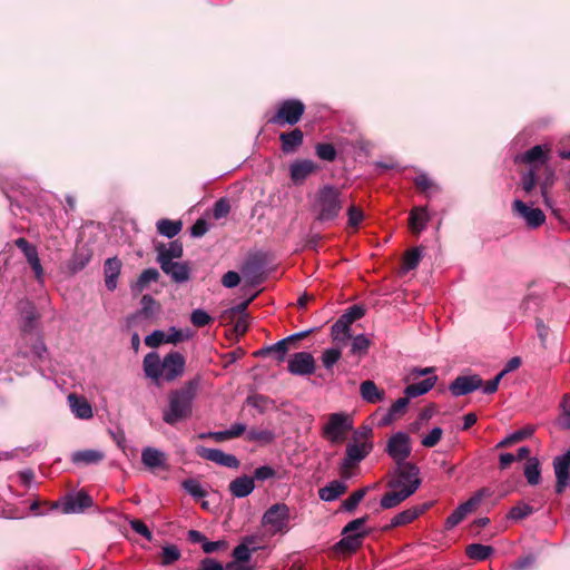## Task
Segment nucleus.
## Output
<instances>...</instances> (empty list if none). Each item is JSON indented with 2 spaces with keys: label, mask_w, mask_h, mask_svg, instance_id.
<instances>
[{
  "label": "nucleus",
  "mask_w": 570,
  "mask_h": 570,
  "mask_svg": "<svg viewBox=\"0 0 570 570\" xmlns=\"http://www.w3.org/2000/svg\"><path fill=\"white\" fill-rule=\"evenodd\" d=\"M562 411L560 425L562 429L570 430V394H564L560 403Z\"/></svg>",
  "instance_id": "nucleus-57"
},
{
  "label": "nucleus",
  "mask_w": 570,
  "mask_h": 570,
  "mask_svg": "<svg viewBox=\"0 0 570 570\" xmlns=\"http://www.w3.org/2000/svg\"><path fill=\"white\" fill-rule=\"evenodd\" d=\"M370 345L371 341L364 334L356 335L352 338L351 353L358 356L365 355Z\"/></svg>",
  "instance_id": "nucleus-45"
},
{
  "label": "nucleus",
  "mask_w": 570,
  "mask_h": 570,
  "mask_svg": "<svg viewBox=\"0 0 570 570\" xmlns=\"http://www.w3.org/2000/svg\"><path fill=\"white\" fill-rule=\"evenodd\" d=\"M200 379L186 381L179 389L168 393V405L163 411V420L169 425L189 419L193 414V404L197 397Z\"/></svg>",
  "instance_id": "nucleus-2"
},
{
  "label": "nucleus",
  "mask_w": 570,
  "mask_h": 570,
  "mask_svg": "<svg viewBox=\"0 0 570 570\" xmlns=\"http://www.w3.org/2000/svg\"><path fill=\"white\" fill-rule=\"evenodd\" d=\"M550 153L549 145H537L525 153L518 155L515 161L530 165L531 168L537 170L538 165H546L548 161V154Z\"/></svg>",
  "instance_id": "nucleus-18"
},
{
  "label": "nucleus",
  "mask_w": 570,
  "mask_h": 570,
  "mask_svg": "<svg viewBox=\"0 0 570 570\" xmlns=\"http://www.w3.org/2000/svg\"><path fill=\"white\" fill-rule=\"evenodd\" d=\"M276 475V471L269 465H263L254 471V480L266 481Z\"/></svg>",
  "instance_id": "nucleus-63"
},
{
  "label": "nucleus",
  "mask_w": 570,
  "mask_h": 570,
  "mask_svg": "<svg viewBox=\"0 0 570 570\" xmlns=\"http://www.w3.org/2000/svg\"><path fill=\"white\" fill-rule=\"evenodd\" d=\"M570 449L562 455L554 458L553 469L556 474V491L562 493L569 480Z\"/></svg>",
  "instance_id": "nucleus-17"
},
{
  "label": "nucleus",
  "mask_w": 570,
  "mask_h": 570,
  "mask_svg": "<svg viewBox=\"0 0 570 570\" xmlns=\"http://www.w3.org/2000/svg\"><path fill=\"white\" fill-rule=\"evenodd\" d=\"M183 224L180 220L160 219L157 222V230L160 235L173 238L181 230Z\"/></svg>",
  "instance_id": "nucleus-38"
},
{
  "label": "nucleus",
  "mask_w": 570,
  "mask_h": 570,
  "mask_svg": "<svg viewBox=\"0 0 570 570\" xmlns=\"http://www.w3.org/2000/svg\"><path fill=\"white\" fill-rule=\"evenodd\" d=\"M347 487L341 481H332L326 487L320 489L318 495L323 501L331 502L345 493Z\"/></svg>",
  "instance_id": "nucleus-31"
},
{
  "label": "nucleus",
  "mask_w": 570,
  "mask_h": 570,
  "mask_svg": "<svg viewBox=\"0 0 570 570\" xmlns=\"http://www.w3.org/2000/svg\"><path fill=\"white\" fill-rule=\"evenodd\" d=\"M537 184H538L537 170H534V168H530L527 173H524L522 175L521 185H522V189L527 194H530L534 189Z\"/></svg>",
  "instance_id": "nucleus-54"
},
{
  "label": "nucleus",
  "mask_w": 570,
  "mask_h": 570,
  "mask_svg": "<svg viewBox=\"0 0 570 570\" xmlns=\"http://www.w3.org/2000/svg\"><path fill=\"white\" fill-rule=\"evenodd\" d=\"M159 277V273L156 268H147L142 271L136 283L131 285L134 294H139L148 287L151 282H156Z\"/></svg>",
  "instance_id": "nucleus-34"
},
{
  "label": "nucleus",
  "mask_w": 570,
  "mask_h": 570,
  "mask_svg": "<svg viewBox=\"0 0 570 570\" xmlns=\"http://www.w3.org/2000/svg\"><path fill=\"white\" fill-rule=\"evenodd\" d=\"M315 153L320 159L326 161H333L337 156L335 147L332 144L326 142L317 144Z\"/></svg>",
  "instance_id": "nucleus-50"
},
{
  "label": "nucleus",
  "mask_w": 570,
  "mask_h": 570,
  "mask_svg": "<svg viewBox=\"0 0 570 570\" xmlns=\"http://www.w3.org/2000/svg\"><path fill=\"white\" fill-rule=\"evenodd\" d=\"M419 473L417 466L412 463L397 465V470L389 482V487L402 491H412L413 494L421 484Z\"/></svg>",
  "instance_id": "nucleus-8"
},
{
  "label": "nucleus",
  "mask_w": 570,
  "mask_h": 570,
  "mask_svg": "<svg viewBox=\"0 0 570 570\" xmlns=\"http://www.w3.org/2000/svg\"><path fill=\"white\" fill-rule=\"evenodd\" d=\"M347 224L352 228H357L364 218V214L361 208L352 205L347 209Z\"/></svg>",
  "instance_id": "nucleus-59"
},
{
  "label": "nucleus",
  "mask_w": 570,
  "mask_h": 570,
  "mask_svg": "<svg viewBox=\"0 0 570 570\" xmlns=\"http://www.w3.org/2000/svg\"><path fill=\"white\" fill-rule=\"evenodd\" d=\"M190 337V331H183L177 330L176 327H170L168 333L166 334V343L177 344L179 342L189 340Z\"/></svg>",
  "instance_id": "nucleus-53"
},
{
  "label": "nucleus",
  "mask_w": 570,
  "mask_h": 570,
  "mask_svg": "<svg viewBox=\"0 0 570 570\" xmlns=\"http://www.w3.org/2000/svg\"><path fill=\"white\" fill-rule=\"evenodd\" d=\"M180 557L181 552L176 544H166L161 548L159 553V563L164 567H168L178 561Z\"/></svg>",
  "instance_id": "nucleus-39"
},
{
  "label": "nucleus",
  "mask_w": 570,
  "mask_h": 570,
  "mask_svg": "<svg viewBox=\"0 0 570 570\" xmlns=\"http://www.w3.org/2000/svg\"><path fill=\"white\" fill-rule=\"evenodd\" d=\"M288 371L294 375H311L315 372V360L311 353H295L288 361Z\"/></svg>",
  "instance_id": "nucleus-15"
},
{
  "label": "nucleus",
  "mask_w": 570,
  "mask_h": 570,
  "mask_svg": "<svg viewBox=\"0 0 570 570\" xmlns=\"http://www.w3.org/2000/svg\"><path fill=\"white\" fill-rule=\"evenodd\" d=\"M524 475L527 478V481L531 485H535L540 481V464L537 458H531L528 460L525 468H524Z\"/></svg>",
  "instance_id": "nucleus-41"
},
{
  "label": "nucleus",
  "mask_w": 570,
  "mask_h": 570,
  "mask_svg": "<svg viewBox=\"0 0 570 570\" xmlns=\"http://www.w3.org/2000/svg\"><path fill=\"white\" fill-rule=\"evenodd\" d=\"M554 183V171L550 167H546V178L540 183V190L546 205L550 206L549 189Z\"/></svg>",
  "instance_id": "nucleus-48"
},
{
  "label": "nucleus",
  "mask_w": 570,
  "mask_h": 570,
  "mask_svg": "<svg viewBox=\"0 0 570 570\" xmlns=\"http://www.w3.org/2000/svg\"><path fill=\"white\" fill-rule=\"evenodd\" d=\"M443 430L439 426L433 428L421 440V444L424 448L435 446L442 439Z\"/></svg>",
  "instance_id": "nucleus-52"
},
{
  "label": "nucleus",
  "mask_w": 570,
  "mask_h": 570,
  "mask_svg": "<svg viewBox=\"0 0 570 570\" xmlns=\"http://www.w3.org/2000/svg\"><path fill=\"white\" fill-rule=\"evenodd\" d=\"M121 271V262L117 257L108 258L105 262V284L109 291H115L117 287V279Z\"/></svg>",
  "instance_id": "nucleus-26"
},
{
  "label": "nucleus",
  "mask_w": 570,
  "mask_h": 570,
  "mask_svg": "<svg viewBox=\"0 0 570 570\" xmlns=\"http://www.w3.org/2000/svg\"><path fill=\"white\" fill-rule=\"evenodd\" d=\"M341 347H342V346H338V345H337V347L326 348V350L322 353L321 361H322V363H323V366H324L326 370H332V367H333V366L337 363V361L341 358V356H342Z\"/></svg>",
  "instance_id": "nucleus-46"
},
{
  "label": "nucleus",
  "mask_w": 570,
  "mask_h": 570,
  "mask_svg": "<svg viewBox=\"0 0 570 570\" xmlns=\"http://www.w3.org/2000/svg\"><path fill=\"white\" fill-rule=\"evenodd\" d=\"M368 488H362L356 491H354L347 499H345L342 503V508L345 511H353L358 503L363 500L367 492Z\"/></svg>",
  "instance_id": "nucleus-49"
},
{
  "label": "nucleus",
  "mask_w": 570,
  "mask_h": 570,
  "mask_svg": "<svg viewBox=\"0 0 570 570\" xmlns=\"http://www.w3.org/2000/svg\"><path fill=\"white\" fill-rule=\"evenodd\" d=\"M352 429L353 421L350 415L342 412L332 413L323 428V436L332 443H340Z\"/></svg>",
  "instance_id": "nucleus-6"
},
{
  "label": "nucleus",
  "mask_w": 570,
  "mask_h": 570,
  "mask_svg": "<svg viewBox=\"0 0 570 570\" xmlns=\"http://www.w3.org/2000/svg\"><path fill=\"white\" fill-rule=\"evenodd\" d=\"M365 315V309L361 305H352L341 316L351 325Z\"/></svg>",
  "instance_id": "nucleus-58"
},
{
  "label": "nucleus",
  "mask_w": 570,
  "mask_h": 570,
  "mask_svg": "<svg viewBox=\"0 0 570 570\" xmlns=\"http://www.w3.org/2000/svg\"><path fill=\"white\" fill-rule=\"evenodd\" d=\"M482 386V379L478 374L458 376L449 386L455 397L470 394Z\"/></svg>",
  "instance_id": "nucleus-13"
},
{
  "label": "nucleus",
  "mask_w": 570,
  "mask_h": 570,
  "mask_svg": "<svg viewBox=\"0 0 570 570\" xmlns=\"http://www.w3.org/2000/svg\"><path fill=\"white\" fill-rule=\"evenodd\" d=\"M438 376L431 375L421 382L410 384L405 387L404 394L410 397H417L428 393L436 383Z\"/></svg>",
  "instance_id": "nucleus-29"
},
{
  "label": "nucleus",
  "mask_w": 570,
  "mask_h": 570,
  "mask_svg": "<svg viewBox=\"0 0 570 570\" xmlns=\"http://www.w3.org/2000/svg\"><path fill=\"white\" fill-rule=\"evenodd\" d=\"M424 510L425 507L406 509L392 518L391 527L405 525L415 520Z\"/></svg>",
  "instance_id": "nucleus-35"
},
{
  "label": "nucleus",
  "mask_w": 570,
  "mask_h": 570,
  "mask_svg": "<svg viewBox=\"0 0 570 570\" xmlns=\"http://www.w3.org/2000/svg\"><path fill=\"white\" fill-rule=\"evenodd\" d=\"M493 549L490 546H484L481 543H472L466 547V554L470 559L483 561L488 559Z\"/></svg>",
  "instance_id": "nucleus-40"
},
{
  "label": "nucleus",
  "mask_w": 570,
  "mask_h": 570,
  "mask_svg": "<svg viewBox=\"0 0 570 570\" xmlns=\"http://www.w3.org/2000/svg\"><path fill=\"white\" fill-rule=\"evenodd\" d=\"M533 508L527 503H519L509 512V518L513 520H522L533 513Z\"/></svg>",
  "instance_id": "nucleus-55"
},
{
  "label": "nucleus",
  "mask_w": 570,
  "mask_h": 570,
  "mask_svg": "<svg viewBox=\"0 0 570 570\" xmlns=\"http://www.w3.org/2000/svg\"><path fill=\"white\" fill-rule=\"evenodd\" d=\"M305 110L302 101L296 99H288L281 104L276 115L271 119V122L277 125H295L297 124Z\"/></svg>",
  "instance_id": "nucleus-10"
},
{
  "label": "nucleus",
  "mask_w": 570,
  "mask_h": 570,
  "mask_svg": "<svg viewBox=\"0 0 570 570\" xmlns=\"http://www.w3.org/2000/svg\"><path fill=\"white\" fill-rule=\"evenodd\" d=\"M368 517L357 518L350 521L342 530L343 538L336 543L341 551L355 552L363 543L365 537L371 532L365 527Z\"/></svg>",
  "instance_id": "nucleus-5"
},
{
  "label": "nucleus",
  "mask_w": 570,
  "mask_h": 570,
  "mask_svg": "<svg viewBox=\"0 0 570 570\" xmlns=\"http://www.w3.org/2000/svg\"><path fill=\"white\" fill-rule=\"evenodd\" d=\"M414 184L421 191L425 193L428 197L431 196L430 193L432 191H440V187L424 173L419 174L414 178Z\"/></svg>",
  "instance_id": "nucleus-43"
},
{
  "label": "nucleus",
  "mask_w": 570,
  "mask_h": 570,
  "mask_svg": "<svg viewBox=\"0 0 570 570\" xmlns=\"http://www.w3.org/2000/svg\"><path fill=\"white\" fill-rule=\"evenodd\" d=\"M485 495V490L482 489L474 493L468 501L460 504L448 518L445 521L446 529H453L460 522L464 520V518L475 510V508L480 504L482 498Z\"/></svg>",
  "instance_id": "nucleus-11"
},
{
  "label": "nucleus",
  "mask_w": 570,
  "mask_h": 570,
  "mask_svg": "<svg viewBox=\"0 0 570 570\" xmlns=\"http://www.w3.org/2000/svg\"><path fill=\"white\" fill-rule=\"evenodd\" d=\"M198 570H224V567L213 558H205L199 562Z\"/></svg>",
  "instance_id": "nucleus-64"
},
{
  "label": "nucleus",
  "mask_w": 570,
  "mask_h": 570,
  "mask_svg": "<svg viewBox=\"0 0 570 570\" xmlns=\"http://www.w3.org/2000/svg\"><path fill=\"white\" fill-rule=\"evenodd\" d=\"M246 439L252 442L268 444L275 440V434L267 429H250L246 434Z\"/></svg>",
  "instance_id": "nucleus-44"
},
{
  "label": "nucleus",
  "mask_w": 570,
  "mask_h": 570,
  "mask_svg": "<svg viewBox=\"0 0 570 570\" xmlns=\"http://www.w3.org/2000/svg\"><path fill=\"white\" fill-rule=\"evenodd\" d=\"M92 505L91 498L85 492H78L76 495L68 497L61 504L63 513L81 512L83 509Z\"/></svg>",
  "instance_id": "nucleus-22"
},
{
  "label": "nucleus",
  "mask_w": 570,
  "mask_h": 570,
  "mask_svg": "<svg viewBox=\"0 0 570 570\" xmlns=\"http://www.w3.org/2000/svg\"><path fill=\"white\" fill-rule=\"evenodd\" d=\"M512 209L514 214L524 219L530 228H537L546 222V215L541 209L529 207L520 199L512 203Z\"/></svg>",
  "instance_id": "nucleus-12"
},
{
  "label": "nucleus",
  "mask_w": 570,
  "mask_h": 570,
  "mask_svg": "<svg viewBox=\"0 0 570 570\" xmlns=\"http://www.w3.org/2000/svg\"><path fill=\"white\" fill-rule=\"evenodd\" d=\"M105 458L104 452L99 450H83V451H77L72 454V462L73 463H81V464H96L100 461H102Z\"/></svg>",
  "instance_id": "nucleus-33"
},
{
  "label": "nucleus",
  "mask_w": 570,
  "mask_h": 570,
  "mask_svg": "<svg viewBox=\"0 0 570 570\" xmlns=\"http://www.w3.org/2000/svg\"><path fill=\"white\" fill-rule=\"evenodd\" d=\"M317 169L318 166L313 160H296L289 166L291 179L295 185L303 184L305 179Z\"/></svg>",
  "instance_id": "nucleus-20"
},
{
  "label": "nucleus",
  "mask_w": 570,
  "mask_h": 570,
  "mask_svg": "<svg viewBox=\"0 0 570 570\" xmlns=\"http://www.w3.org/2000/svg\"><path fill=\"white\" fill-rule=\"evenodd\" d=\"M68 403L71 412L76 417L81 420H88L92 417V407L83 396L71 393L68 395Z\"/></svg>",
  "instance_id": "nucleus-23"
},
{
  "label": "nucleus",
  "mask_w": 570,
  "mask_h": 570,
  "mask_svg": "<svg viewBox=\"0 0 570 570\" xmlns=\"http://www.w3.org/2000/svg\"><path fill=\"white\" fill-rule=\"evenodd\" d=\"M183 256V245L174 240L169 243L168 247H164L158 252V263L160 262H174V258H179Z\"/></svg>",
  "instance_id": "nucleus-37"
},
{
  "label": "nucleus",
  "mask_w": 570,
  "mask_h": 570,
  "mask_svg": "<svg viewBox=\"0 0 570 570\" xmlns=\"http://www.w3.org/2000/svg\"><path fill=\"white\" fill-rule=\"evenodd\" d=\"M159 265L175 283H186L190 278V267L185 262H160Z\"/></svg>",
  "instance_id": "nucleus-19"
},
{
  "label": "nucleus",
  "mask_w": 570,
  "mask_h": 570,
  "mask_svg": "<svg viewBox=\"0 0 570 570\" xmlns=\"http://www.w3.org/2000/svg\"><path fill=\"white\" fill-rule=\"evenodd\" d=\"M212 320L210 315L202 308L194 309L190 315V322L196 327H204L208 325Z\"/></svg>",
  "instance_id": "nucleus-56"
},
{
  "label": "nucleus",
  "mask_w": 570,
  "mask_h": 570,
  "mask_svg": "<svg viewBox=\"0 0 570 570\" xmlns=\"http://www.w3.org/2000/svg\"><path fill=\"white\" fill-rule=\"evenodd\" d=\"M196 453L200 458L215 462L222 466H227L232 469H237L239 466V460L235 455L227 454L218 449H208L199 445L196 448Z\"/></svg>",
  "instance_id": "nucleus-14"
},
{
  "label": "nucleus",
  "mask_w": 570,
  "mask_h": 570,
  "mask_svg": "<svg viewBox=\"0 0 570 570\" xmlns=\"http://www.w3.org/2000/svg\"><path fill=\"white\" fill-rule=\"evenodd\" d=\"M351 326L342 316L332 325L331 337L336 345L344 346L352 338Z\"/></svg>",
  "instance_id": "nucleus-25"
},
{
  "label": "nucleus",
  "mask_w": 570,
  "mask_h": 570,
  "mask_svg": "<svg viewBox=\"0 0 570 570\" xmlns=\"http://www.w3.org/2000/svg\"><path fill=\"white\" fill-rule=\"evenodd\" d=\"M303 138L304 135L298 128L289 132H282L279 136L282 141V150L285 154L294 153L303 144Z\"/></svg>",
  "instance_id": "nucleus-28"
},
{
  "label": "nucleus",
  "mask_w": 570,
  "mask_h": 570,
  "mask_svg": "<svg viewBox=\"0 0 570 570\" xmlns=\"http://www.w3.org/2000/svg\"><path fill=\"white\" fill-rule=\"evenodd\" d=\"M360 394L365 402L371 403V404H376V403L382 402L385 396L384 391L380 390L376 386V384L371 380H366L361 383Z\"/></svg>",
  "instance_id": "nucleus-27"
},
{
  "label": "nucleus",
  "mask_w": 570,
  "mask_h": 570,
  "mask_svg": "<svg viewBox=\"0 0 570 570\" xmlns=\"http://www.w3.org/2000/svg\"><path fill=\"white\" fill-rule=\"evenodd\" d=\"M314 207L317 212V220L335 219L342 210L341 191L330 185L322 187L316 195Z\"/></svg>",
  "instance_id": "nucleus-4"
},
{
  "label": "nucleus",
  "mask_w": 570,
  "mask_h": 570,
  "mask_svg": "<svg viewBox=\"0 0 570 570\" xmlns=\"http://www.w3.org/2000/svg\"><path fill=\"white\" fill-rule=\"evenodd\" d=\"M183 488L194 498L200 499L206 497L207 492L203 489L197 480L188 479L183 482Z\"/></svg>",
  "instance_id": "nucleus-51"
},
{
  "label": "nucleus",
  "mask_w": 570,
  "mask_h": 570,
  "mask_svg": "<svg viewBox=\"0 0 570 570\" xmlns=\"http://www.w3.org/2000/svg\"><path fill=\"white\" fill-rule=\"evenodd\" d=\"M142 463L150 469L161 466L164 464V453L155 448H145L141 452Z\"/></svg>",
  "instance_id": "nucleus-36"
},
{
  "label": "nucleus",
  "mask_w": 570,
  "mask_h": 570,
  "mask_svg": "<svg viewBox=\"0 0 570 570\" xmlns=\"http://www.w3.org/2000/svg\"><path fill=\"white\" fill-rule=\"evenodd\" d=\"M289 508L285 503H275L266 510L262 518V524L272 534L285 533L289 527Z\"/></svg>",
  "instance_id": "nucleus-7"
},
{
  "label": "nucleus",
  "mask_w": 570,
  "mask_h": 570,
  "mask_svg": "<svg viewBox=\"0 0 570 570\" xmlns=\"http://www.w3.org/2000/svg\"><path fill=\"white\" fill-rule=\"evenodd\" d=\"M294 341V336H287L277 343L266 346L256 352V356H273L278 363L284 362L288 352V345Z\"/></svg>",
  "instance_id": "nucleus-21"
},
{
  "label": "nucleus",
  "mask_w": 570,
  "mask_h": 570,
  "mask_svg": "<svg viewBox=\"0 0 570 570\" xmlns=\"http://www.w3.org/2000/svg\"><path fill=\"white\" fill-rule=\"evenodd\" d=\"M421 259V252L419 248H412L409 252H406L404 257V266L407 271L414 269Z\"/></svg>",
  "instance_id": "nucleus-60"
},
{
  "label": "nucleus",
  "mask_w": 570,
  "mask_h": 570,
  "mask_svg": "<svg viewBox=\"0 0 570 570\" xmlns=\"http://www.w3.org/2000/svg\"><path fill=\"white\" fill-rule=\"evenodd\" d=\"M429 220L426 207H414L410 214V228L413 233L419 234L426 227Z\"/></svg>",
  "instance_id": "nucleus-30"
},
{
  "label": "nucleus",
  "mask_w": 570,
  "mask_h": 570,
  "mask_svg": "<svg viewBox=\"0 0 570 570\" xmlns=\"http://www.w3.org/2000/svg\"><path fill=\"white\" fill-rule=\"evenodd\" d=\"M228 489L233 497L245 498L255 489L254 478L249 475L238 476L229 483Z\"/></svg>",
  "instance_id": "nucleus-24"
},
{
  "label": "nucleus",
  "mask_w": 570,
  "mask_h": 570,
  "mask_svg": "<svg viewBox=\"0 0 570 570\" xmlns=\"http://www.w3.org/2000/svg\"><path fill=\"white\" fill-rule=\"evenodd\" d=\"M409 400L410 397H407L406 395L404 397H400L399 400H396L391 405L389 413L383 420V424H389L397 414L403 413L409 405Z\"/></svg>",
  "instance_id": "nucleus-47"
},
{
  "label": "nucleus",
  "mask_w": 570,
  "mask_h": 570,
  "mask_svg": "<svg viewBox=\"0 0 570 570\" xmlns=\"http://www.w3.org/2000/svg\"><path fill=\"white\" fill-rule=\"evenodd\" d=\"M129 524H130V528L135 532L139 533L140 535L146 538L148 541L153 540V533L150 532L148 527L141 520L132 519V520L129 521Z\"/></svg>",
  "instance_id": "nucleus-62"
},
{
  "label": "nucleus",
  "mask_w": 570,
  "mask_h": 570,
  "mask_svg": "<svg viewBox=\"0 0 570 570\" xmlns=\"http://www.w3.org/2000/svg\"><path fill=\"white\" fill-rule=\"evenodd\" d=\"M144 373L155 384L170 383L180 377L186 367V360L179 352H170L160 358L156 352L145 355L142 361Z\"/></svg>",
  "instance_id": "nucleus-1"
},
{
  "label": "nucleus",
  "mask_w": 570,
  "mask_h": 570,
  "mask_svg": "<svg viewBox=\"0 0 570 570\" xmlns=\"http://www.w3.org/2000/svg\"><path fill=\"white\" fill-rule=\"evenodd\" d=\"M385 451L397 465L405 464L412 452L410 435L405 432H396L391 435Z\"/></svg>",
  "instance_id": "nucleus-9"
},
{
  "label": "nucleus",
  "mask_w": 570,
  "mask_h": 570,
  "mask_svg": "<svg viewBox=\"0 0 570 570\" xmlns=\"http://www.w3.org/2000/svg\"><path fill=\"white\" fill-rule=\"evenodd\" d=\"M14 244L23 253L27 262L35 273L36 278L41 282L43 278V268L41 266L36 246L30 244L23 237L17 238Z\"/></svg>",
  "instance_id": "nucleus-16"
},
{
  "label": "nucleus",
  "mask_w": 570,
  "mask_h": 570,
  "mask_svg": "<svg viewBox=\"0 0 570 570\" xmlns=\"http://www.w3.org/2000/svg\"><path fill=\"white\" fill-rule=\"evenodd\" d=\"M161 343H166V333L160 330H156L145 337V344L149 347H157Z\"/></svg>",
  "instance_id": "nucleus-61"
},
{
  "label": "nucleus",
  "mask_w": 570,
  "mask_h": 570,
  "mask_svg": "<svg viewBox=\"0 0 570 570\" xmlns=\"http://www.w3.org/2000/svg\"><path fill=\"white\" fill-rule=\"evenodd\" d=\"M370 429L364 432H355L354 441L346 446L345 458L341 463V474L343 478H350V470L363 461L373 450V443L368 440Z\"/></svg>",
  "instance_id": "nucleus-3"
},
{
  "label": "nucleus",
  "mask_w": 570,
  "mask_h": 570,
  "mask_svg": "<svg viewBox=\"0 0 570 570\" xmlns=\"http://www.w3.org/2000/svg\"><path fill=\"white\" fill-rule=\"evenodd\" d=\"M412 495V491H402L392 489V491L385 493L381 499V507L383 509H392L399 505L401 502Z\"/></svg>",
  "instance_id": "nucleus-32"
},
{
  "label": "nucleus",
  "mask_w": 570,
  "mask_h": 570,
  "mask_svg": "<svg viewBox=\"0 0 570 570\" xmlns=\"http://www.w3.org/2000/svg\"><path fill=\"white\" fill-rule=\"evenodd\" d=\"M254 543V538H247L244 543L238 544L234 551L233 557L235 562H247L250 559L252 552L256 550V548L250 549L248 544Z\"/></svg>",
  "instance_id": "nucleus-42"
}]
</instances>
